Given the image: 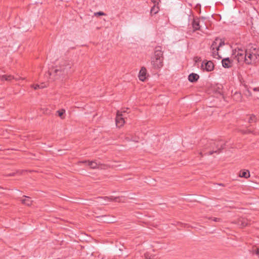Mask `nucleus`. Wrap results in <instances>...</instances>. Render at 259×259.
<instances>
[{"label":"nucleus","instance_id":"1","mask_svg":"<svg viewBox=\"0 0 259 259\" xmlns=\"http://www.w3.org/2000/svg\"><path fill=\"white\" fill-rule=\"evenodd\" d=\"M223 148V141H207L206 143H204L203 149L199 153L201 155L203 152L204 153V154L211 155L213 153H217Z\"/></svg>","mask_w":259,"mask_h":259},{"label":"nucleus","instance_id":"2","mask_svg":"<svg viewBox=\"0 0 259 259\" xmlns=\"http://www.w3.org/2000/svg\"><path fill=\"white\" fill-rule=\"evenodd\" d=\"M72 66L71 64L67 61H63L56 67L53 72L50 73V75L56 76L55 79L63 78L69 72Z\"/></svg>","mask_w":259,"mask_h":259},{"label":"nucleus","instance_id":"3","mask_svg":"<svg viewBox=\"0 0 259 259\" xmlns=\"http://www.w3.org/2000/svg\"><path fill=\"white\" fill-rule=\"evenodd\" d=\"M163 53L160 47H156L151 58V63L154 69H160L163 66Z\"/></svg>","mask_w":259,"mask_h":259},{"label":"nucleus","instance_id":"4","mask_svg":"<svg viewBox=\"0 0 259 259\" xmlns=\"http://www.w3.org/2000/svg\"><path fill=\"white\" fill-rule=\"evenodd\" d=\"M246 64H252L258 60V51L255 48L251 47L246 50Z\"/></svg>","mask_w":259,"mask_h":259},{"label":"nucleus","instance_id":"5","mask_svg":"<svg viewBox=\"0 0 259 259\" xmlns=\"http://www.w3.org/2000/svg\"><path fill=\"white\" fill-rule=\"evenodd\" d=\"M225 45L224 41L220 39H215L211 46L212 55L213 58L220 59L221 57L219 55V48Z\"/></svg>","mask_w":259,"mask_h":259},{"label":"nucleus","instance_id":"6","mask_svg":"<svg viewBox=\"0 0 259 259\" xmlns=\"http://www.w3.org/2000/svg\"><path fill=\"white\" fill-rule=\"evenodd\" d=\"M232 58L239 63H246V50L236 49L232 55Z\"/></svg>","mask_w":259,"mask_h":259},{"label":"nucleus","instance_id":"7","mask_svg":"<svg viewBox=\"0 0 259 259\" xmlns=\"http://www.w3.org/2000/svg\"><path fill=\"white\" fill-rule=\"evenodd\" d=\"M124 123V119L121 111H118L116 114V124L118 127L122 126Z\"/></svg>","mask_w":259,"mask_h":259},{"label":"nucleus","instance_id":"8","mask_svg":"<svg viewBox=\"0 0 259 259\" xmlns=\"http://www.w3.org/2000/svg\"><path fill=\"white\" fill-rule=\"evenodd\" d=\"M201 68L203 70L211 71L213 69L214 65L213 63L210 61L207 62L203 61L201 64Z\"/></svg>","mask_w":259,"mask_h":259},{"label":"nucleus","instance_id":"9","mask_svg":"<svg viewBox=\"0 0 259 259\" xmlns=\"http://www.w3.org/2000/svg\"><path fill=\"white\" fill-rule=\"evenodd\" d=\"M223 66L225 68H230L233 65L232 60H230L229 58H226L222 61Z\"/></svg>","mask_w":259,"mask_h":259},{"label":"nucleus","instance_id":"10","mask_svg":"<svg viewBox=\"0 0 259 259\" xmlns=\"http://www.w3.org/2000/svg\"><path fill=\"white\" fill-rule=\"evenodd\" d=\"M139 77L141 81H144L146 78V69L142 67L139 72Z\"/></svg>","mask_w":259,"mask_h":259},{"label":"nucleus","instance_id":"11","mask_svg":"<svg viewBox=\"0 0 259 259\" xmlns=\"http://www.w3.org/2000/svg\"><path fill=\"white\" fill-rule=\"evenodd\" d=\"M20 201L23 204L28 206L30 205L32 202V201L30 197L25 196H24V198L21 199Z\"/></svg>","mask_w":259,"mask_h":259},{"label":"nucleus","instance_id":"12","mask_svg":"<svg viewBox=\"0 0 259 259\" xmlns=\"http://www.w3.org/2000/svg\"><path fill=\"white\" fill-rule=\"evenodd\" d=\"M1 79L3 80H7V81H10L12 80L13 79H15L14 77L12 75H3L1 76ZM24 79V78H15L16 80L18 79Z\"/></svg>","mask_w":259,"mask_h":259},{"label":"nucleus","instance_id":"13","mask_svg":"<svg viewBox=\"0 0 259 259\" xmlns=\"http://www.w3.org/2000/svg\"><path fill=\"white\" fill-rule=\"evenodd\" d=\"M239 176L241 178H248L250 177V172L248 170H241Z\"/></svg>","mask_w":259,"mask_h":259},{"label":"nucleus","instance_id":"14","mask_svg":"<svg viewBox=\"0 0 259 259\" xmlns=\"http://www.w3.org/2000/svg\"><path fill=\"white\" fill-rule=\"evenodd\" d=\"M200 21L198 19H194L193 22V27L194 30H199L200 29Z\"/></svg>","mask_w":259,"mask_h":259},{"label":"nucleus","instance_id":"15","mask_svg":"<svg viewBox=\"0 0 259 259\" xmlns=\"http://www.w3.org/2000/svg\"><path fill=\"white\" fill-rule=\"evenodd\" d=\"M199 76L197 74L191 73L188 76V79L190 82H195L197 80Z\"/></svg>","mask_w":259,"mask_h":259},{"label":"nucleus","instance_id":"16","mask_svg":"<svg viewBox=\"0 0 259 259\" xmlns=\"http://www.w3.org/2000/svg\"><path fill=\"white\" fill-rule=\"evenodd\" d=\"M238 225L242 227H244L248 225V221L245 218H240L238 222Z\"/></svg>","mask_w":259,"mask_h":259},{"label":"nucleus","instance_id":"17","mask_svg":"<svg viewBox=\"0 0 259 259\" xmlns=\"http://www.w3.org/2000/svg\"><path fill=\"white\" fill-rule=\"evenodd\" d=\"M84 162L87 163L91 168H96L98 167V164L95 161H85Z\"/></svg>","mask_w":259,"mask_h":259},{"label":"nucleus","instance_id":"18","mask_svg":"<svg viewBox=\"0 0 259 259\" xmlns=\"http://www.w3.org/2000/svg\"><path fill=\"white\" fill-rule=\"evenodd\" d=\"M65 113V110L64 109H62L61 110H58L57 111V113L58 115L62 119L65 118L64 114Z\"/></svg>","mask_w":259,"mask_h":259},{"label":"nucleus","instance_id":"19","mask_svg":"<svg viewBox=\"0 0 259 259\" xmlns=\"http://www.w3.org/2000/svg\"><path fill=\"white\" fill-rule=\"evenodd\" d=\"M159 11V8L157 5H154L151 9V13L157 14Z\"/></svg>","mask_w":259,"mask_h":259},{"label":"nucleus","instance_id":"20","mask_svg":"<svg viewBox=\"0 0 259 259\" xmlns=\"http://www.w3.org/2000/svg\"><path fill=\"white\" fill-rule=\"evenodd\" d=\"M145 257L146 259H157V257H155V256L149 255L148 253L145 254Z\"/></svg>","mask_w":259,"mask_h":259},{"label":"nucleus","instance_id":"21","mask_svg":"<svg viewBox=\"0 0 259 259\" xmlns=\"http://www.w3.org/2000/svg\"><path fill=\"white\" fill-rule=\"evenodd\" d=\"M255 120H256L255 116L254 115H252L249 117L248 121H249V122L251 123V122H254L255 121Z\"/></svg>","mask_w":259,"mask_h":259},{"label":"nucleus","instance_id":"22","mask_svg":"<svg viewBox=\"0 0 259 259\" xmlns=\"http://www.w3.org/2000/svg\"><path fill=\"white\" fill-rule=\"evenodd\" d=\"M31 87L33 88L34 90H37L38 89H40V85H38V84H35V85H34V84H32L31 85Z\"/></svg>","mask_w":259,"mask_h":259},{"label":"nucleus","instance_id":"23","mask_svg":"<svg viewBox=\"0 0 259 259\" xmlns=\"http://www.w3.org/2000/svg\"><path fill=\"white\" fill-rule=\"evenodd\" d=\"M234 97L239 99L241 98V94L240 93H236L234 95Z\"/></svg>","mask_w":259,"mask_h":259},{"label":"nucleus","instance_id":"24","mask_svg":"<svg viewBox=\"0 0 259 259\" xmlns=\"http://www.w3.org/2000/svg\"><path fill=\"white\" fill-rule=\"evenodd\" d=\"M151 1L154 3V5H158L160 2V0H151Z\"/></svg>","mask_w":259,"mask_h":259},{"label":"nucleus","instance_id":"25","mask_svg":"<svg viewBox=\"0 0 259 259\" xmlns=\"http://www.w3.org/2000/svg\"><path fill=\"white\" fill-rule=\"evenodd\" d=\"M95 15H98V16H103V15H105V14L102 12H98L95 13Z\"/></svg>","mask_w":259,"mask_h":259},{"label":"nucleus","instance_id":"26","mask_svg":"<svg viewBox=\"0 0 259 259\" xmlns=\"http://www.w3.org/2000/svg\"><path fill=\"white\" fill-rule=\"evenodd\" d=\"M122 198H115L114 200L115 201L121 202L122 201Z\"/></svg>","mask_w":259,"mask_h":259},{"label":"nucleus","instance_id":"27","mask_svg":"<svg viewBox=\"0 0 259 259\" xmlns=\"http://www.w3.org/2000/svg\"><path fill=\"white\" fill-rule=\"evenodd\" d=\"M254 252H255V254H256L257 255H258V257H259V248H255L254 249Z\"/></svg>","mask_w":259,"mask_h":259},{"label":"nucleus","instance_id":"28","mask_svg":"<svg viewBox=\"0 0 259 259\" xmlns=\"http://www.w3.org/2000/svg\"><path fill=\"white\" fill-rule=\"evenodd\" d=\"M220 220V219L217 218H214L213 219V221H214V222H219Z\"/></svg>","mask_w":259,"mask_h":259},{"label":"nucleus","instance_id":"29","mask_svg":"<svg viewBox=\"0 0 259 259\" xmlns=\"http://www.w3.org/2000/svg\"><path fill=\"white\" fill-rule=\"evenodd\" d=\"M253 90L255 92H259V87L256 88H254Z\"/></svg>","mask_w":259,"mask_h":259},{"label":"nucleus","instance_id":"30","mask_svg":"<svg viewBox=\"0 0 259 259\" xmlns=\"http://www.w3.org/2000/svg\"><path fill=\"white\" fill-rule=\"evenodd\" d=\"M40 85V89H42V88H45L46 86L45 85H44L43 83L41 85Z\"/></svg>","mask_w":259,"mask_h":259},{"label":"nucleus","instance_id":"31","mask_svg":"<svg viewBox=\"0 0 259 259\" xmlns=\"http://www.w3.org/2000/svg\"><path fill=\"white\" fill-rule=\"evenodd\" d=\"M247 92L249 94V95H251V93L249 90H247Z\"/></svg>","mask_w":259,"mask_h":259}]
</instances>
